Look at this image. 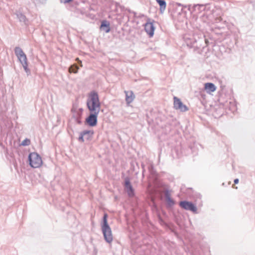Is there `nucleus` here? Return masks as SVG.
<instances>
[{
	"mask_svg": "<svg viewBox=\"0 0 255 255\" xmlns=\"http://www.w3.org/2000/svg\"><path fill=\"white\" fill-rule=\"evenodd\" d=\"M108 214L105 213L103 217L101 228L104 239L107 243H111L113 240V238L111 229L108 223Z\"/></svg>",
	"mask_w": 255,
	"mask_h": 255,
	"instance_id": "1",
	"label": "nucleus"
},
{
	"mask_svg": "<svg viewBox=\"0 0 255 255\" xmlns=\"http://www.w3.org/2000/svg\"><path fill=\"white\" fill-rule=\"evenodd\" d=\"M14 52L19 62L22 64L27 75H29L30 74V70L28 68L27 60L26 55L23 52L22 49L19 47H16L15 48Z\"/></svg>",
	"mask_w": 255,
	"mask_h": 255,
	"instance_id": "2",
	"label": "nucleus"
},
{
	"mask_svg": "<svg viewBox=\"0 0 255 255\" xmlns=\"http://www.w3.org/2000/svg\"><path fill=\"white\" fill-rule=\"evenodd\" d=\"M28 161L29 165L33 168L39 167L42 163L41 157L36 152H32L29 154Z\"/></svg>",
	"mask_w": 255,
	"mask_h": 255,
	"instance_id": "3",
	"label": "nucleus"
},
{
	"mask_svg": "<svg viewBox=\"0 0 255 255\" xmlns=\"http://www.w3.org/2000/svg\"><path fill=\"white\" fill-rule=\"evenodd\" d=\"M179 205L184 210L191 211L194 213H197V207L191 202L186 200L181 201L179 203Z\"/></svg>",
	"mask_w": 255,
	"mask_h": 255,
	"instance_id": "4",
	"label": "nucleus"
},
{
	"mask_svg": "<svg viewBox=\"0 0 255 255\" xmlns=\"http://www.w3.org/2000/svg\"><path fill=\"white\" fill-rule=\"evenodd\" d=\"M99 114L90 113L89 116L86 119L85 123L90 127H95L98 122V116Z\"/></svg>",
	"mask_w": 255,
	"mask_h": 255,
	"instance_id": "5",
	"label": "nucleus"
},
{
	"mask_svg": "<svg viewBox=\"0 0 255 255\" xmlns=\"http://www.w3.org/2000/svg\"><path fill=\"white\" fill-rule=\"evenodd\" d=\"M125 190L129 197H133L134 195V190L131 184L129 177H127L125 179Z\"/></svg>",
	"mask_w": 255,
	"mask_h": 255,
	"instance_id": "6",
	"label": "nucleus"
},
{
	"mask_svg": "<svg viewBox=\"0 0 255 255\" xmlns=\"http://www.w3.org/2000/svg\"><path fill=\"white\" fill-rule=\"evenodd\" d=\"M173 99L174 108L176 110H179L182 112H184L188 110L187 107L183 104L180 99L174 96Z\"/></svg>",
	"mask_w": 255,
	"mask_h": 255,
	"instance_id": "7",
	"label": "nucleus"
},
{
	"mask_svg": "<svg viewBox=\"0 0 255 255\" xmlns=\"http://www.w3.org/2000/svg\"><path fill=\"white\" fill-rule=\"evenodd\" d=\"M100 103L98 93L95 91L91 92L87 100L86 104Z\"/></svg>",
	"mask_w": 255,
	"mask_h": 255,
	"instance_id": "8",
	"label": "nucleus"
},
{
	"mask_svg": "<svg viewBox=\"0 0 255 255\" xmlns=\"http://www.w3.org/2000/svg\"><path fill=\"white\" fill-rule=\"evenodd\" d=\"M87 107L90 113L99 114L100 110V103H93V104H87Z\"/></svg>",
	"mask_w": 255,
	"mask_h": 255,
	"instance_id": "9",
	"label": "nucleus"
},
{
	"mask_svg": "<svg viewBox=\"0 0 255 255\" xmlns=\"http://www.w3.org/2000/svg\"><path fill=\"white\" fill-rule=\"evenodd\" d=\"M144 29L146 33L149 35V37H152L154 34L155 27L153 24L151 22H147L144 24Z\"/></svg>",
	"mask_w": 255,
	"mask_h": 255,
	"instance_id": "10",
	"label": "nucleus"
},
{
	"mask_svg": "<svg viewBox=\"0 0 255 255\" xmlns=\"http://www.w3.org/2000/svg\"><path fill=\"white\" fill-rule=\"evenodd\" d=\"M164 196L167 202V207H171L175 204V201L170 197V194L168 190H166L164 192Z\"/></svg>",
	"mask_w": 255,
	"mask_h": 255,
	"instance_id": "11",
	"label": "nucleus"
},
{
	"mask_svg": "<svg viewBox=\"0 0 255 255\" xmlns=\"http://www.w3.org/2000/svg\"><path fill=\"white\" fill-rule=\"evenodd\" d=\"M100 29L106 33L109 32L111 30L110 22L106 20H103L101 22Z\"/></svg>",
	"mask_w": 255,
	"mask_h": 255,
	"instance_id": "12",
	"label": "nucleus"
},
{
	"mask_svg": "<svg viewBox=\"0 0 255 255\" xmlns=\"http://www.w3.org/2000/svg\"><path fill=\"white\" fill-rule=\"evenodd\" d=\"M204 89L207 93H211L216 91V87L212 83H207L205 84Z\"/></svg>",
	"mask_w": 255,
	"mask_h": 255,
	"instance_id": "13",
	"label": "nucleus"
},
{
	"mask_svg": "<svg viewBox=\"0 0 255 255\" xmlns=\"http://www.w3.org/2000/svg\"><path fill=\"white\" fill-rule=\"evenodd\" d=\"M125 92L126 93V101L128 104H129L133 101L135 96L131 91Z\"/></svg>",
	"mask_w": 255,
	"mask_h": 255,
	"instance_id": "14",
	"label": "nucleus"
},
{
	"mask_svg": "<svg viewBox=\"0 0 255 255\" xmlns=\"http://www.w3.org/2000/svg\"><path fill=\"white\" fill-rule=\"evenodd\" d=\"M84 138L87 140H90L92 139V136L94 133L93 130H85L82 131Z\"/></svg>",
	"mask_w": 255,
	"mask_h": 255,
	"instance_id": "15",
	"label": "nucleus"
},
{
	"mask_svg": "<svg viewBox=\"0 0 255 255\" xmlns=\"http://www.w3.org/2000/svg\"><path fill=\"white\" fill-rule=\"evenodd\" d=\"M82 112L83 109L82 108H80L79 109V111L76 112V115L73 116V117H75L76 122L78 124H81L82 123V122L81 121V118L82 116Z\"/></svg>",
	"mask_w": 255,
	"mask_h": 255,
	"instance_id": "16",
	"label": "nucleus"
},
{
	"mask_svg": "<svg viewBox=\"0 0 255 255\" xmlns=\"http://www.w3.org/2000/svg\"><path fill=\"white\" fill-rule=\"evenodd\" d=\"M16 15L17 18L19 19L20 22H23L25 24H26V22H27V19L26 16L20 12H16Z\"/></svg>",
	"mask_w": 255,
	"mask_h": 255,
	"instance_id": "17",
	"label": "nucleus"
},
{
	"mask_svg": "<svg viewBox=\"0 0 255 255\" xmlns=\"http://www.w3.org/2000/svg\"><path fill=\"white\" fill-rule=\"evenodd\" d=\"M160 6V11L162 13L166 8V3L165 0H156Z\"/></svg>",
	"mask_w": 255,
	"mask_h": 255,
	"instance_id": "18",
	"label": "nucleus"
},
{
	"mask_svg": "<svg viewBox=\"0 0 255 255\" xmlns=\"http://www.w3.org/2000/svg\"><path fill=\"white\" fill-rule=\"evenodd\" d=\"M79 67L76 64H74L70 66L69 68V71L70 73H76L78 72Z\"/></svg>",
	"mask_w": 255,
	"mask_h": 255,
	"instance_id": "19",
	"label": "nucleus"
},
{
	"mask_svg": "<svg viewBox=\"0 0 255 255\" xmlns=\"http://www.w3.org/2000/svg\"><path fill=\"white\" fill-rule=\"evenodd\" d=\"M30 144V139H29L28 138H26L22 141L21 145H23V146H27V145H29Z\"/></svg>",
	"mask_w": 255,
	"mask_h": 255,
	"instance_id": "20",
	"label": "nucleus"
},
{
	"mask_svg": "<svg viewBox=\"0 0 255 255\" xmlns=\"http://www.w3.org/2000/svg\"><path fill=\"white\" fill-rule=\"evenodd\" d=\"M78 141L80 142H84L85 141L84 136L83 134L82 131L80 133V135L78 138Z\"/></svg>",
	"mask_w": 255,
	"mask_h": 255,
	"instance_id": "21",
	"label": "nucleus"
},
{
	"mask_svg": "<svg viewBox=\"0 0 255 255\" xmlns=\"http://www.w3.org/2000/svg\"><path fill=\"white\" fill-rule=\"evenodd\" d=\"M148 169L151 174L154 175L155 174V171L154 170L153 166L152 165L149 166Z\"/></svg>",
	"mask_w": 255,
	"mask_h": 255,
	"instance_id": "22",
	"label": "nucleus"
},
{
	"mask_svg": "<svg viewBox=\"0 0 255 255\" xmlns=\"http://www.w3.org/2000/svg\"><path fill=\"white\" fill-rule=\"evenodd\" d=\"M73 0H60L61 3H66L72 1Z\"/></svg>",
	"mask_w": 255,
	"mask_h": 255,
	"instance_id": "23",
	"label": "nucleus"
},
{
	"mask_svg": "<svg viewBox=\"0 0 255 255\" xmlns=\"http://www.w3.org/2000/svg\"><path fill=\"white\" fill-rule=\"evenodd\" d=\"M187 7V5H183L182 7V8H181V11L183 12H184V13H186V11H184V9Z\"/></svg>",
	"mask_w": 255,
	"mask_h": 255,
	"instance_id": "24",
	"label": "nucleus"
},
{
	"mask_svg": "<svg viewBox=\"0 0 255 255\" xmlns=\"http://www.w3.org/2000/svg\"><path fill=\"white\" fill-rule=\"evenodd\" d=\"M141 167H142V174H143V173L145 171V169H144V165L143 163H142L141 164Z\"/></svg>",
	"mask_w": 255,
	"mask_h": 255,
	"instance_id": "25",
	"label": "nucleus"
},
{
	"mask_svg": "<svg viewBox=\"0 0 255 255\" xmlns=\"http://www.w3.org/2000/svg\"><path fill=\"white\" fill-rule=\"evenodd\" d=\"M239 180L238 178H236L234 180V182L235 184H238L239 183Z\"/></svg>",
	"mask_w": 255,
	"mask_h": 255,
	"instance_id": "26",
	"label": "nucleus"
},
{
	"mask_svg": "<svg viewBox=\"0 0 255 255\" xmlns=\"http://www.w3.org/2000/svg\"><path fill=\"white\" fill-rule=\"evenodd\" d=\"M76 60H77L78 62H79V63L81 64V66H82V61H80L78 58H76Z\"/></svg>",
	"mask_w": 255,
	"mask_h": 255,
	"instance_id": "27",
	"label": "nucleus"
},
{
	"mask_svg": "<svg viewBox=\"0 0 255 255\" xmlns=\"http://www.w3.org/2000/svg\"><path fill=\"white\" fill-rule=\"evenodd\" d=\"M176 4L177 5L179 6H182H182H183V4H181V3H178V2H177V3H176Z\"/></svg>",
	"mask_w": 255,
	"mask_h": 255,
	"instance_id": "28",
	"label": "nucleus"
},
{
	"mask_svg": "<svg viewBox=\"0 0 255 255\" xmlns=\"http://www.w3.org/2000/svg\"><path fill=\"white\" fill-rule=\"evenodd\" d=\"M200 6H201V7H204V6L203 5H200Z\"/></svg>",
	"mask_w": 255,
	"mask_h": 255,
	"instance_id": "29",
	"label": "nucleus"
}]
</instances>
